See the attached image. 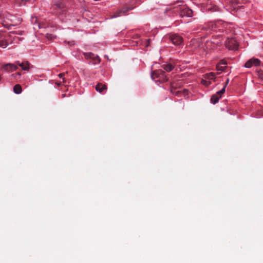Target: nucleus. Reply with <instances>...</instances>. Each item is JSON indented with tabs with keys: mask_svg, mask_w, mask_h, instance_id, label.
Wrapping results in <instances>:
<instances>
[{
	"mask_svg": "<svg viewBox=\"0 0 263 263\" xmlns=\"http://www.w3.org/2000/svg\"><path fill=\"white\" fill-rule=\"evenodd\" d=\"M202 83L203 85H205L208 86V85H209L211 84V82H207V81H205V80H202Z\"/></svg>",
	"mask_w": 263,
	"mask_h": 263,
	"instance_id": "nucleus-29",
	"label": "nucleus"
},
{
	"mask_svg": "<svg viewBox=\"0 0 263 263\" xmlns=\"http://www.w3.org/2000/svg\"><path fill=\"white\" fill-rule=\"evenodd\" d=\"M84 55L86 59L91 60L93 64H98L100 62V58L91 52H85L84 53Z\"/></svg>",
	"mask_w": 263,
	"mask_h": 263,
	"instance_id": "nucleus-9",
	"label": "nucleus"
},
{
	"mask_svg": "<svg viewBox=\"0 0 263 263\" xmlns=\"http://www.w3.org/2000/svg\"><path fill=\"white\" fill-rule=\"evenodd\" d=\"M16 65L17 66H20L22 68V69L23 70L28 71L30 69V64L27 61L23 62L21 63L19 62H16Z\"/></svg>",
	"mask_w": 263,
	"mask_h": 263,
	"instance_id": "nucleus-14",
	"label": "nucleus"
},
{
	"mask_svg": "<svg viewBox=\"0 0 263 263\" xmlns=\"http://www.w3.org/2000/svg\"><path fill=\"white\" fill-rule=\"evenodd\" d=\"M161 67L164 69L167 72H170L174 68V66L173 65H172L171 63L164 64L162 65Z\"/></svg>",
	"mask_w": 263,
	"mask_h": 263,
	"instance_id": "nucleus-17",
	"label": "nucleus"
},
{
	"mask_svg": "<svg viewBox=\"0 0 263 263\" xmlns=\"http://www.w3.org/2000/svg\"><path fill=\"white\" fill-rule=\"evenodd\" d=\"M169 39L170 41L176 46H179L181 45L183 42L182 37L177 34H170L169 35Z\"/></svg>",
	"mask_w": 263,
	"mask_h": 263,
	"instance_id": "nucleus-8",
	"label": "nucleus"
},
{
	"mask_svg": "<svg viewBox=\"0 0 263 263\" xmlns=\"http://www.w3.org/2000/svg\"><path fill=\"white\" fill-rule=\"evenodd\" d=\"M171 93L175 94L176 95H178V94L179 92V91L176 90V88H175L174 84H173V83L171 84Z\"/></svg>",
	"mask_w": 263,
	"mask_h": 263,
	"instance_id": "nucleus-21",
	"label": "nucleus"
},
{
	"mask_svg": "<svg viewBox=\"0 0 263 263\" xmlns=\"http://www.w3.org/2000/svg\"><path fill=\"white\" fill-rule=\"evenodd\" d=\"M219 64H220L221 65H222V66H226V65H227V62L223 60H222L220 61V62H219L218 63Z\"/></svg>",
	"mask_w": 263,
	"mask_h": 263,
	"instance_id": "nucleus-31",
	"label": "nucleus"
},
{
	"mask_svg": "<svg viewBox=\"0 0 263 263\" xmlns=\"http://www.w3.org/2000/svg\"><path fill=\"white\" fill-rule=\"evenodd\" d=\"M225 92V87H223V88L218 91L216 92V93L213 95L211 98V102L215 104L216 103H217L219 100V99L221 97V95Z\"/></svg>",
	"mask_w": 263,
	"mask_h": 263,
	"instance_id": "nucleus-10",
	"label": "nucleus"
},
{
	"mask_svg": "<svg viewBox=\"0 0 263 263\" xmlns=\"http://www.w3.org/2000/svg\"><path fill=\"white\" fill-rule=\"evenodd\" d=\"M21 75V73L20 72H17L15 74H12L11 76L15 78H17V76L20 77Z\"/></svg>",
	"mask_w": 263,
	"mask_h": 263,
	"instance_id": "nucleus-27",
	"label": "nucleus"
},
{
	"mask_svg": "<svg viewBox=\"0 0 263 263\" xmlns=\"http://www.w3.org/2000/svg\"><path fill=\"white\" fill-rule=\"evenodd\" d=\"M139 36H139V34H136V35H135V36L134 37H135V38H136V39H138V38H139Z\"/></svg>",
	"mask_w": 263,
	"mask_h": 263,
	"instance_id": "nucleus-34",
	"label": "nucleus"
},
{
	"mask_svg": "<svg viewBox=\"0 0 263 263\" xmlns=\"http://www.w3.org/2000/svg\"><path fill=\"white\" fill-rule=\"evenodd\" d=\"M206 9L207 10L211 12H215L219 10V8L216 5L212 4V2L210 1V4H207L206 6Z\"/></svg>",
	"mask_w": 263,
	"mask_h": 263,
	"instance_id": "nucleus-13",
	"label": "nucleus"
},
{
	"mask_svg": "<svg viewBox=\"0 0 263 263\" xmlns=\"http://www.w3.org/2000/svg\"><path fill=\"white\" fill-rule=\"evenodd\" d=\"M23 31H12L9 34H6L4 32H0V47L6 48L8 45L7 40L11 37L12 34L22 35Z\"/></svg>",
	"mask_w": 263,
	"mask_h": 263,
	"instance_id": "nucleus-4",
	"label": "nucleus"
},
{
	"mask_svg": "<svg viewBox=\"0 0 263 263\" xmlns=\"http://www.w3.org/2000/svg\"><path fill=\"white\" fill-rule=\"evenodd\" d=\"M218 44V42H215L214 41H207L205 43V46L207 49H212L215 47L216 45Z\"/></svg>",
	"mask_w": 263,
	"mask_h": 263,
	"instance_id": "nucleus-16",
	"label": "nucleus"
},
{
	"mask_svg": "<svg viewBox=\"0 0 263 263\" xmlns=\"http://www.w3.org/2000/svg\"><path fill=\"white\" fill-rule=\"evenodd\" d=\"M34 20H35V22H37V19H36V17H34V18H33H33H32V21H34Z\"/></svg>",
	"mask_w": 263,
	"mask_h": 263,
	"instance_id": "nucleus-35",
	"label": "nucleus"
},
{
	"mask_svg": "<svg viewBox=\"0 0 263 263\" xmlns=\"http://www.w3.org/2000/svg\"><path fill=\"white\" fill-rule=\"evenodd\" d=\"M13 91L15 93L19 94L21 93L22 91V87L19 84H16L14 85L13 87Z\"/></svg>",
	"mask_w": 263,
	"mask_h": 263,
	"instance_id": "nucleus-18",
	"label": "nucleus"
},
{
	"mask_svg": "<svg viewBox=\"0 0 263 263\" xmlns=\"http://www.w3.org/2000/svg\"><path fill=\"white\" fill-rule=\"evenodd\" d=\"M3 68L8 71V72H11L13 71L14 70H16L17 69L18 67L15 64H7L3 66Z\"/></svg>",
	"mask_w": 263,
	"mask_h": 263,
	"instance_id": "nucleus-11",
	"label": "nucleus"
},
{
	"mask_svg": "<svg viewBox=\"0 0 263 263\" xmlns=\"http://www.w3.org/2000/svg\"><path fill=\"white\" fill-rule=\"evenodd\" d=\"M38 26L39 28H45L49 26H52V25L47 22H43L42 23H37Z\"/></svg>",
	"mask_w": 263,
	"mask_h": 263,
	"instance_id": "nucleus-20",
	"label": "nucleus"
},
{
	"mask_svg": "<svg viewBox=\"0 0 263 263\" xmlns=\"http://www.w3.org/2000/svg\"><path fill=\"white\" fill-rule=\"evenodd\" d=\"M66 96V94H63L62 97L64 98Z\"/></svg>",
	"mask_w": 263,
	"mask_h": 263,
	"instance_id": "nucleus-36",
	"label": "nucleus"
},
{
	"mask_svg": "<svg viewBox=\"0 0 263 263\" xmlns=\"http://www.w3.org/2000/svg\"><path fill=\"white\" fill-rule=\"evenodd\" d=\"M252 60H251V59H250V60H249L248 61H247L246 62V63H245V66L246 67V68H251V67H252L253 66V64H252Z\"/></svg>",
	"mask_w": 263,
	"mask_h": 263,
	"instance_id": "nucleus-24",
	"label": "nucleus"
},
{
	"mask_svg": "<svg viewBox=\"0 0 263 263\" xmlns=\"http://www.w3.org/2000/svg\"><path fill=\"white\" fill-rule=\"evenodd\" d=\"M229 82V79L228 78L227 79V81H226V83H225V85H224V87H226L227 86V85L228 84Z\"/></svg>",
	"mask_w": 263,
	"mask_h": 263,
	"instance_id": "nucleus-32",
	"label": "nucleus"
},
{
	"mask_svg": "<svg viewBox=\"0 0 263 263\" xmlns=\"http://www.w3.org/2000/svg\"><path fill=\"white\" fill-rule=\"evenodd\" d=\"M57 85H61V83H57Z\"/></svg>",
	"mask_w": 263,
	"mask_h": 263,
	"instance_id": "nucleus-37",
	"label": "nucleus"
},
{
	"mask_svg": "<svg viewBox=\"0 0 263 263\" xmlns=\"http://www.w3.org/2000/svg\"><path fill=\"white\" fill-rule=\"evenodd\" d=\"M258 77L260 79L263 80V71H261L258 72Z\"/></svg>",
	"mask_w": 263,
	"mask_h": 263,
	"instance_id": "nucleus-30",
	"label": "nucleus"
},
{
	"mask_svg": "<svg viewBox=\"0 0 263 263\" xmlns=\"http://www.w3.org/2000/svg\"><path fill=\"white\" fill-rule=\"evenodd\" d=\"M225 45L229 50H236L238 46L236 41L233 37H227L225 41Z\"/></svg>",
	"mask_w": 263,
	"mask_h": 263,
	"instance_id": "nucleus-7",
	"label": "nucleus"
},
{
	"mask_svg": "<svg viewBox=\"0 0 263 263\" xmlns=\"http://www.w3.org/2000/svg\"><path fill=\"white\" fill-rule=\"evenodd\" d=\"M149 43H150V40H147V44L146 45V47H148L149 45Z\"/></svg>",
	"mask_w": 263,
	"mask_h": 263,
	"instance_id": "nucleus-33",
	"label": "nucleus"
},
{
	"mask_svg": "<svg viewBox=\"0 0 263 263\" xmlns=\"http://www.w3.org/2000/svg\"><path fill=\"white\" fill-rule=\"evenodd\" d=\"M52 8L56 14L63 15L65 14L67 11V8L65 5L60 1L55 2L52 6Z\"/></svg>",
	"mask_w": 263,
	"mask_h": 263,
	"instance_id": "nucleus-6",
	"label": "nucleus"
},
{
	"mask_svg": "<svg viewBox=\"0 0 263 263\" xmlns=\"http://www.w3.org/2000/svg\"><path fill=\"white\" fill-rule=\"evenodd\" d=\"M182 3V1H178L174 4V5H175L176 4ZM172 9H174L175 11L178 12L179 13L180 16L181 17H191L192 16V10L188 8H186L184 6H183L182 4H179L178 6H174L172 7Z\"/></svg>",
	"mask_w": 263,
	"mask_h": 263,
	"instance_id": "nucleus-2",
	"label": "nucleus"
},
{
	"mask_svg": "<svg viewBox=\"0 0 263 263\" xmlns=\"http://www.w3.org/2000/svg\"><path fill=\"white\" fill-rule=\"evenodd\" d=\"M20 22L21 20L19 18H16L15 16L9 14L6 15L2 24L5 27L10 29L11 26L17 25Z\"/></svg>",
	"mask_w": 263,
	"mask_h": 263,
	"instance_id": "nucleus-3",
	"label": "nucleus"
},
{
	"mask_svg": "<svg viewBox=\"0 0 263 263\" xmlns=\"http://www.w3.org/2000/svg\"><path fill=\"white\" fill-rule=\"evenodd\" d=\"M151 78L156 82L161 83L165 82L168 80L164 71L161 69L153 71L151 73Z\"/></svg>",
	"mask_w": 263,
	"mask_h": 263,
	"instance_id": "nucleus-5",
	"label": "nucleus"
},
{
	"mask_svg": "<svg viewBox=\"0 0 263 263\" xmlns=\"http://www.w3.org/2000/svg\"><path fill=\"white\" fill-rule=\"evenodd\" d=\"M205 78L208 79H213L215 78V73L213 72L206 73L205 74Z\"/></svg>",
	"mask_w": 263,
	"mask_h": 263,
	"instance_id": "nucleus-23",
	"label": "nucleus"
},
{
	"mask_svg": "<svg viewBox=\"0 0 263 263\" xmlns=\"http://www.w3.org/2000/svg\"><path fill=\"white\" fill-rule=\"evenodd\" d=\"M46 36L48 40H52L55 37V36L51 34H47Z\"/></svg>",
	"mask_w": 263,
	"mask_h": 263,
	"instance_id": "nucleus-26",
	"label": "nucleus"
},
{
	"mask_svg": "<svg viewBox=\"0 0 263 263\" xmlns=\"http://www.w3.org/2000/svg\"><path fill=\"white\" fill-rule=\"evenodd\" d=\"M65 73H60L59 74V77L60 78H62L63 79V83H65L66 82V81L65 80L64 78H63V77L65 76Z\"/></svg>",
	"mask_w": 263,
	"mask_h": 263,
	"instance_id": "nucleus-28",
	"label": "nucleus"
},
{
	"mask_svg": "<svg viewBox=\"0 0 263 263\" xmlns=\"http://www.w3.org/2000/svg\"><path fill=\"white\" fill-rule=\"evenodd\" d=\"M27 0H14V4L16 6H21L24 5Z\"/></svg>",
	"mask_w": 263,
	"mask_h": 263,
	"instance_id": "nucleus-19",
	"label": "nucleus"
},
{
	"mask_svg": "<svg viewBox=\"0 0 263 263\" xmlns=\"http://www.w3.org/2000/svg\"><path fill=\"white\" fill-rule=\"evenodd\" d=\"M251 59L253 61H252L253 66H257L260 65V61L259 59L256 58H252Z\"/></svg>",
	"mask_w": 263,
	"mask_h": 263,
	"instance_id": "nucleus-22",
	"label": "nucleus"
},
{
	"mask_svg": "<svg viewBox=\"0 0 263 263\" xmlns=\"http://www.w3.org/2000/svg\"><path fill=\"white\" fill-rule=\"evenodd\" d=\"M132 9V8L126 7V6L122 8V9H119L118 11H117L115 13V14L114 15V17H116L120 16L124 14L126 12L128 11L129 10H131Z\"/></svg>",
	"mask_w": 263,
	"mask_h": 263,
	"instance_id": "nucleus-12",
	"label": "nucleus"
},
{
	"mask_svg": "<svg viewBox=\"0 0 263 263\" xmlns=\"http://www.w3.org/2000/svg\"><path fill=\"white\" fill-rule=\"evenodd\" d=\"M96 90L100 93H102L104 90L107 89V86L105 84H103L101 83H98L96 86Z\"/></svg>",
	"mask_w": 263,
	"mask_h": 263,
	"instance_id": "nucleus-15",
	"label": "nucleus"
},
{
	"mask_svg": "<svg viewBox=\"0 0 263 263\" xmlns=\"http://www.w3.org/2000/svg\"><path fill=\"white\" fill-rule=\"evenodd\" d=\"M227 25V23L222 22L221 21L210 22L204 25L203 29L209 31H217L219 30L223 31Z\"/></svg>",
	"mask_w": 263,
	"mask_h": 263,
	"instance_id": "nucleus-1",
	"label": "nucleus"
},
{
	"mask_svg": "<svg viewBox=\"0 0 263 263\" xmlns=\"http://www.w3.org/2000/svg\"><path fill=\"white\" fill-rule=\"evenodd\" d=\"M226 67V66H224L221 65L220 64H218L216 66V69L218 71H223Z\"/></svg>",
	"mask_w": 263,
	"mask_h": 263,
	"instance_id": "nucleus-25",
	"label": "nucleus"
}]
</instances>
